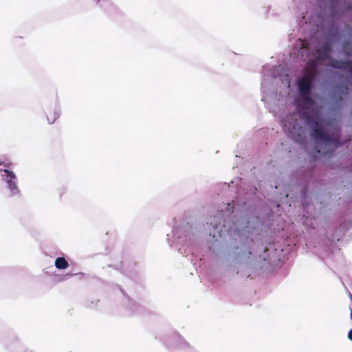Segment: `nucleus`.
Returning <instances> with one entry per match:
<instances>
[{"instance_id": "obj_9", "label": "nucleus", "mask_w": 352, "mask_h": 352, "mask_svg": "<svg viewBox=\"0 0 352 352\" xmlns=\"http://www.w3.org/2000/svg\"><path fill=\"white\" fill-rule=\"evenodd\" d=\"M54 265L57 269L65 270L68 267V262L64 257H58L55 260Z\"/></svg>"}, {"instance_id": "obj_2", "label": "nucleus", "mask_w": 352, "mask_h": 352, "mask_svg": "<svg viewBox=\"0 0 352 352\" xmlns=\"http://www.w3.org/2000/svg\"><path fill=\"white\" fill-rule=\"evenodd\" d=\"M331 51V44L329 42L324 43L322 46L317 49L316 58L318 60L329 59L330 65L336 69H340L352 74V62L349 60H340L330 58Z\"/></svg>"}, {"instance_id": "obj_4", "label": "nucleus", "mask_w": 352, "mask_h": 352, "mask_svg": "<svg viewBox=\"0 0 352 352\" xmlns=\"http://www.w3.org/2000/svg\"><path fill=\"white\" fill-rule=\"evenodd\" d=\"M284 125L287 126L288 132L293 136V138L296 141L298 142L301 140L303 131L302 127L299 126L296 120H295L293 123L289 124L288 126L286 123H285Z\"/></svg>"}, {"instance_id": "obj_12", "label": "nucleus", "mask_w": 352, "mask_h": 352, "mask_svg": "<svg viewBox=\"0 0 352 352\" xmlns=\"http://www.w3.org/2000/svg\"><path fill=\"white\" fill-rule=\"evenodd\" d=\"M348 338L352 341V329L348 333Z\"/></svg>"}, {"instance_id": "obj_6", "label": "nucleus", "mask_w": 352, "mask_h": 352, "mask_svg": "<svg viewBox=\"0 0 352 352\" xmlns=\"http://www.w3.org/2000/svg\"><path fill=\"white\" fill-rule=\"evenodd\" d=\"M317 59L310 60L307 62L305 68V74L311 76V77L315 78L317 69Z\"/></svg>"}, {"instance_id": "obj_8", "label": "nucleus", "mask_w": 352, "mask_h": 352, "mask_svg": "<svg viewBox=\"0 0 352 352\" xmlns=\"http://www.w3.org/2000/svg\"><path fill=\"white\" fill-rule=\"evenodd\" d=\"M302 100L303 101V107L308 109L309 106L314 104V100L311 97V94H300Z\"/></svg>"}, {"instance_id": "obj_11", "label": "nucleus", "mask_w": 352, "mask_h": 352, "mask_svg": "<svg viewBox=\"0 0 352 352\" xmlns=\"http://www.w3.org/2000/svg\"><path fill=\"white\" fill-rule=\"evenodd\" d=\"M350 41H345L343 44V49L347 56L352 55V49H349V45H351Z\"/></svg>"}, {"instance_id": "obj_15", "label": "nucleus", "mask_w": 352, "mask_h": 352, "mask_svg": "<svg viewBox=\"0 0 352 352\" xmlns=\"http://www.w3.org/2000/svg\"><path fill=\"white\" fill-rule=\"evenodd\" d=\"M221 232H222V230H219L218 231V234H219V236H221Z\"/></svg>"}, {"instance_id": "obj_1", "label": "nucleus", "mask_w": 352, "mask_h": 352, "mask_svg": "<svg viewBox=\"0 0 352 352\" xmlns=\"http://www.w3.org/2000/svg\"><path fill=\"white\" fill-rule=\"evenodd\" d=\"M307 124L311 127V135L315 139L316 142L320 143L326 146H331L330 150L323 151L324 155H327L329 152H333V150L339 146L341 144L340 142V135L338 133H333L328 134L322 125L319 123L317 119L307 113L304 114Z\"/></svg>"}, {"instance_id": "obj_19", "label": "nucleus", "mask_w": 352, "mask_h": 352, "mask_svg": "<svg viewBox=\"0 0 352 352\" xmlns=\"http://www.w3.org/2000/svg\"><path fill=\"white\" fill-rule=\"evenodd\" d=\"M351 300H352V296H351Z\"/></svg>"}, {"instance_id": "obj_3", "label": "nucleus", "mask_w": 352, "mask_h": 352, "mask_svg": "<svg viewBox=\"0 0 352 352\" xmlns=\"http://www.w3.org/2000/svg\"><path fill=\"white\" fill-rule=\"evenodd\" d=\"M315 78L307 74L303 76L298 82V87L300 94H311L312 89V82Z\"/></svg>"}, {"instance_id": "obj_13", "label": "nucleus", "mask_w": 352, "mask_h": 352, "mask_svg": "<svg viewBox=\"0 0 352 352\" xmlns=\"http://www.w3.org/2000/svg\"><path fill=\"white\" fill-rule=\"evenodd\" d=\"M315 152H316V153L317 155H319V154L320 153V150H319V149H316V150H315Z\"/></svg>"}, {"instance_id": "obj_17", "label": "nucleus", "mask_w": 352, "mask_h": 352, "mask_svg": "<svg viewBox=\"0 0 352 352\" xmlns=\"http://www.w3.org/2000/svg\"><path fill=\"white\" fill-rule=\"evenodd\" d=\"M239 248L238 246H236V247H235L236 250H239Z\"/></svg>"}, {"instance_id": "obj_7", "label": "nucleus", "mask_w": 352, "mask_h": 352, "mask_svg": "<svg viewBox=\"0 0 352 352\" xmlns=\"http://www.w3.org/2000/svg\"><path fill=\"white\" fill-rule=\"evenodd\" d=\"M240 249V252H234V254L236 256V258H239L241 259L250 258V255L252 254L250 247H246L243 245Z\"/></svg>"}, {"instance_id": "obj_14", "label": "nucleus", "mask_w": 352, "mask_h": 352, "mask_svg": "<svg viewBox=\"0 0 352 352\" xmlns=\"http://www.w3.org/2000/svg\"><path fill=\"white\" fill-rule=\"evenodd\" d=\"M214 228L215 230H218V229H219V225L215 224V225L214 226Z\"/></svg>"}, {"instance_id": "obj_5", "label": "nucleus", "mask_w": 352, "mask_h": 352, "mask_svg": "<svg viewBox=\"0 0 352 352\" xmlns=\"http://www.w3.org/2000/svg\"><path fill=\"white\" fill-rule=\"evenodd\" d=\"M2 171L7 174L6 177L5 178L4 180L7 183L9 189L12 190L13 193L19 192V190L18 189V186L15 182L16 175L14 173V172L10 171L8 169H4Z\"/></svg>"}, {"instance_id": "obj_20", "label": "nucleus", "mask_w": 352, "mask_h": 352, "mask_svg": "<svg viewBox=\"0 0 352 352\" xmlns=\"http://www.w3.org/2000/svg\"><path fill=\"white\" fill-rule=\"evenodd\" d=\"M0 164H1V163H0Z\"/></svg>"}, {"instance_id": "obj_16", "label": "nucleus", "mask_w": 352, "mask_h": 352, "mask_svg": "<svg viewBox=\"0 0 352 352\" xmlns=\"http://www.w3.org/2000/svg\"><path fill=\"white\" fill-rule=\"evenodd\" d=\"M10 163L6 164L5 166L6 167H10Z\"/></svg>"}, {"instance_id": "obj_18", "label": "nucleus", "mask_w": 352, "mask_h": 352, "mask_svg": "<svg viewBox=\"0 0 352 352\" xmlns=\"http://www.w3.org/2000/svg\"><path fill=\"white\" fill-rule=\"evenodd\" d=\"M351 318L352 320V311H351Z\"/></svg>"}, {"instance_id": "obj_10", "label": "nucleus", "mask_w": 352, "mask_h": 352, "mask_svg": "<svg viewBox=\"0 0 352 352\" xmlns=\"http://www.w3.org/2000/svg\"><path fill=\"white\" fill-rule=\"evenodd\" d=\"M60 113L55 110H49L47 113V119L49 124H53L59 117Z\"/></svg>"}]
</instances>
